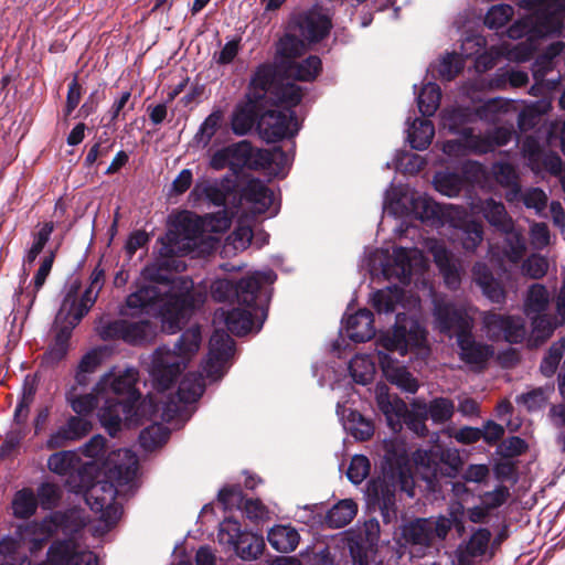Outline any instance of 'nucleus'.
<instances>
[{"label":"nucleus","instance_id":"1","mask_svg":"<svg viewBox=\"0 0 565 565\" xmlns=\"http://www.w3.org/2000/svg\"><path fill=\"white\" fill-rule=\"evenodd\" d=\"M174 260H161L147 266L142 275L150 282L131 292L126 298V307L131 315L145 312L157 313L162 318V329L168 333H175L181 324L205 300V294L194 288L191 278L181 276L171 278L168 268Z\"/></svg>","mask_w":565,"mask_h":565},{"label":"nucleus","instance_id":"2","mask_svg":"<svg viewBox=\"0 0 565 565\" xmlns=\"http://www.w3.org/2000/svg\"><path fill=\"white\" fill-rule=\"evenodd\" d=\"M276 77V70L270 63L257 66L250 77L245 100L235 105L231 116V128L236 136H245L253 129L257 108L263 106L265 98L287 105H298L301 102V90L298 86L284 84Z\"/></svg>","mask_w":565,"mask_h":565},{"label":"nucleus","instance_id":"3","mask_svg":"<svg viewBox=\"0 0 565 565\" xmlns=\"http://www.w3.org/2000/svg\"><path fill=\"white\" fill-rule=\"evenodd\" d=\"M235 343L233 339L223 330H215L211 335L209 343V353L202 363V373L190 372L181 380L177 397L180 404L170 401L163 408L162 418L172 419L182 409L183 405L196 402L205 390V379L216 381L221 379L225 371L228 360L234 354Z\"/></svg>","mask_w":565,"mask_h":565},{"label":"nucleus","instance_id":"4","mask_svg":"<svg viewBox=\"0 0 565 565\" xmlns=\"http://www.w3.org/2000/svg\"><path fill=\"white\" fill-rule=\"evenodd\" d=\"M477 311L472 306L436 301L433 315L435 327L440 333L456 337L460 359L468 364L481 365L493 355V349L475 338Z\"/></svg>","mask_w":565,"mask_h":565},{"label":"nucleus","instance_id":"5","mask_svg":"<svg viewBox=\"0 0 565 565\" xmlns=\"http://www.w3.org/2000/svg\"><path fill=\"white\" fill-rule=\"evenodd\" d=\"M201 342V328L195 324L180 335L173 349L163 345L154 351L150 374L158 388L168 390L171 386L191 358L199 351Z\"/></svg>","mask_w":565,"mask_h":565},{"label":"nucleus","instance_id":"6","mask_svg":"<svg viewBox=\"0 0 565 565\" xmlns=\"http://www.w3.org/2000/svg\"><path fill=\"white\" fill-rule=\"evenodd\" d=\"M90 468H82L78 470L79 480L71 478L70 488L75 492H85V501L90 509L102 514V519L108 524H115L121 513L122 509L117 503V489L115 484L108 480L97 481L93 483L90 476Z\"/></svg>","mask_w":565,"mask_h":565},{"label":"nucleus","instance_id":"7","mask_svg":"<svg viewBox=\"0 0 565 565\" xmlns=\"http://www.w3.org/2000/svg\"><path fill=\"white\" fill-rule=\"evenodd\" d=\"M277 278L274 270L255 271L233 284L228 279H216L211 285V296L215 301L236 300L238 305H250L259 294L263 284H273Z\"/></svg>","mask_w":565,"mask_h":565},{"label":"nucleus","instance_id":"8","mask_svg":"<svg viewBox=\"0 0 565 565\" xmlns=\"http://www.w3.org/2000/svg\"><path fill=\"white\" fill-rule=\"evenodd\" d=\"M274 105L278 109H268L263 113L257 121V130L266 142H276L284 138L294 137L300 129L294 107L282 102L265 98L263 106Z\"/></svg>","mask_w":565,"mask_h":565},{"label":"nucleus","instance_id":"9","mask_svg":"<svg viewBox=\"0 0 565 565\" xmlns=\"http://www.w3.org/2000/svg\"><path fill=\"white\" fill-rule=\"evenodd\" d=\"M413 458L423 478L428 482L441 477L454 478L462 466L459 451L455 448L444 449L437 446L430 449H418Z\"/></svg>","mask_w":565,"mask_h":565},{"label":"nucleus","instance_id":"10","mask_svg":"<svg viewBox=\"0 0 565 565\" xmlns=\"http://www.w3.org/2000/svg\"><path fill=\"white\" fill-rule=\"evenodd\" d=\"M218 543L233 548L244 561L258 558L265 548L263 535L243 531L237 520L226 518L220 523L217 532Z\"/></svg>","mask_w":565,"mask_h":565},{"label":"nucleus","instance_id":"11","mask_svg":"<svg viewBox=\"0 0 565 565\" xmlns=\"http://www.w3.org/2000/svg\"><path fill=\"white\" fill-rule=\"evenodd\" d=\"M427 332L420 323L398 313L392 332L382 334L377 340V345L388 352H398L404 356L409 348H419L426 341Z\"/></svg>","mask_w":565,"mask_h":565},{"label":"nucleus","instance_id":"12","mask_svg":"<svg viewBox=\"0 0 565 565\" xmlns=\"http://www.w3.org/2000/svg\"><path fill=\"white\" fill-rule=\"evenodd\" d=\"M202 234V224L199 217L185 213L178 218L174 230H170L161 238L162 256L170 258L174 255L192 252Z\"/></svg>","mask_w":565,"mask_h":565},{"label":"nucleus","instance_id":"13","mask_svg":"<svg viewBox=\"0 0 565 565\" xmlns=\"http://www.w3.org/2000/svg\"><path fill=\"white\" fill-rule=\"evenodd\" d=\"M104 284L105 270L100 265H97L90 274L89 286L85 289L79 300L77 299L79 284L75 281L68 287L61 303L62 313H65V311L72 312L73 321L79 323L96 302Z\"/></svg>","mask_w":565,"mask_h":565},{"label":"nucleus","instance_id":"14","mask_svg":"<svg viewBox=\"0 0 565 565\" xmlns=\"http://www.w3.org/2000/svg\"><path fill=\"white\" fill-rule=\"evenodd\" d=\"M267 316V309L260 300V295L250 305H238L232 310L220 309L215 312V319L223 320L227 330L236 335H245L254 326L255 320H259L260 329Z\"/></svg>","mask_w":565,"mask_h":565},{"label":"nucleus","instance_id":"15","mask_svg":"<svg viewBox=\"0 0 565 565\" xmlns=\"http://www.w3.org/2000/svg\"><path fill=\"white\" fill-rule=\"evenodd\" d=\"M99 334L104 340L121 339L126 343L141 345L152 340L156 329L148 320L131 322L120 319L102 326Z\"/></svg>","mask_w":565,"mask_h":565},{"label":"nucleus","instance_id":"16","mask_svg":"<svg viewBox=\"0 0 565 565\" xmlns=\"http://www.w3.org/2000/svg\"><path fill=\"white\" fill-rule=\"evenodd\" d=\"M451 525V520L446 516L417 519L405 524L402 533L407 543L429 546L435 539H446Z\"/></svg>","mask_w":565,"mask_h":565},{"label":"nucleus","instance_id":"17","mask_svg":"<svg viewBox=\"0 0 565 565\" xmlns=\"http://www.w3.org/2000/svg\"><path fill=\"white\" fill-rule=\"evenodd\" d=\"M235 188V180L232 175H225L215 180H199L188 195V202L192 207L199 206L206 201L214 206L225 205L227 196Z\"/></svg>","mask_w":565,"mask_h":565},{"label":"nucleus","instance_id":"18","mask_svg":"<svg viewBox=\"0 0 565 565\" xmlns=\"http://www.w3.org/2000/svg\"><path fill=\"white\" fill-rule=\"evenodd\" d=\"M38 565H98L97 556L79 550L74 537L54 541L47 551V561Z\"/></svg>","mask_w":565,"mask_h":565},{"label":"nucleus","instance_id":"19","mask_svg":"<svg viewBox=\"0 0 565 565\" xmlns=\"http://www.w3.org/2000/svg\"><path fill=\"white\" fill-rule=\"evenodd\" d=\"M138 375L139 373L135 367H127L119 373L111 370L104 374L96 384V395L113 393L117 397L140 401L141 393L136 388Z\"/></svg>","mask_w":565,"mask_h":565},{"label":"nucleus","instance_id":"20","mask_svg":"<svg viewBox=\"0 0 565 565\" xmlns=\"http://www.w3.org/2000/svg\"><path fill=\"white\" fill-rule=\"evenodd\" d=\"M139 401L116 397L107 398L99 411V419L110 436H116L120 430L122 422L132 423L138 416Z\"/></svg>","mask_w":565,"mask_h":565},{"label":"nucleus","instance_id":"21","mask_svg":"<svg viewBox=\"0 0 565 565\" xmlns=\"http://www.w3.org/2000/svg\"><path fill=\"white\" fill-rule=\"evenodd\" d=\"M217 498L225 510L242 508L246 518L253 522L266 521L270 518L268 508L259 499H247L244 501V493L239 484L222 488L218 491Z\"/></svg>","mask_w":565,"mask_h":565},{"label":"nucleus","instance_id":"22","mask_svg":"<svg viewBox=\"0 0 565 565\" xmlns=\"http://www.w3.org/2000/svg\"><path fill=\"white\" fill-rule=\"evenodd\" d=\"M393 204H402L405 210L402 213L411 214L422 222H427L431 225L441 223V216L444 215L441 205L437 204L426 194L405 192L396 202H390L391 206Z\"/></svg>","mask_w":565,"mask_h":565},{"label":"nucleus","instance_id":"23","mask_svg":"<svg viewBox=\"0 0 565 565\" xmlns=\"http://www.w3.org/2000/svg\"><path fill=\"white\" fill-rule=\"evenodd\" d=\"M525 7L535 10L543 35H559L564 29L565 0H523Z\"/></svg>","mask_w":565,"mask_h":565},{"label":"nucleus","instance_id":"24","mask_svg":"<svg viewBox=\"0 0 565 565\" xmlns=\"http://www.w3.org/2000/svg\"><path fill=\"white\" fill-rule=\"evenodd\" d=\"M422 259V252L415 247H394L392 255L383 264V275L387 279H397L408 284L413 274V266Z\"/></svg>","mask_w":565,"mask_h":565},{"label":"nucleus","instance_id":"25","mask_svg":"<svg viewBox=\"0 0 565 565\" xmlns=\"http://www.w3.org/2000/svg\"><path fill=\"white\" fill-rule=\"evenodd\" d=\"M276 70V78L277 81L287 84H294L290 79L301 81V82H312L320 74L322 70V63L320 57L317 55H310L301 62L295 61H281L279 64L274 65ZM297 86V84H296ZM299 88H301L298 85ZM301 97L303 96L302 89Z\"/></svg>","mask_w":565,"mask_h":565},{"label":"nucleus","instance_id":"26","mask_svg":"<svg viewBox=\"0 0 565 565\" xmlns=\"http://www.w3.org/2000/svg\"><path fill=\"white\" fill-rule=\"evenodd\" d=\"M295 30L309 42H318L324 39L332 28L330 17L321 9L312 8L294 17Z\"/></svg>","mask_w":565,"mask_h":565},{"label":"nucleus","instance_id":"27","mask_svg":"<svg viewBox=\"0 0 565 565\" xmlns=\"http://www.w3.org/2000/svg\"><path fill=\"white\" fill-rule=\"evenodd\" d=\"M56 320L63 321L65 324L56 332L53 343L43 354L42 363L47 366L57 364L66 356L72 331L78 324L73 321L72 312L62 313V307L57 312Z\"/></svg>","mask_w":565,"mask_h":565},{"label":"nucleus","instance_id":"28","mask_svg":"<svg viewBox=\"0 0 565 565\" xmlns=\"http://www.w3.org/2000/svg\"><path fill=\"white\" fill-rule=\"evenodd\" d=\"M90 429L89 420L81 416H70L64 425L49 436L45 447L50 450L62 448L68 443L84 438Z\"/></svg>","mask_w":565,"mask_h":565},{"label":"nucleus","instance_id":"29","mask_svg":"<svg viewBox=\"0 0 565 565\" xmlns=\"http://www.w3.org/2000/svg\"><path fill=\"white\" fill-rule=\"evenodd\" d=\"M377 359L382 372L390 383L395 384L407 393L414 394L417 392L419 387L417 380L405 366L401 365L397 360L392 359V356L383 350H377Z\"/></svg>","mask_w":565,"mask_h":565},{"label":"nucleus","instance_id":"30","mask_svg":"<svg viewBox=\"0 0 565 565\" xmlns=\"http://www.w3.org/2000/svg\"><path fill=\"white\" fill-rule=\"evenodd\" d=\"M473 281L481 288L482 294L494 303L505 302L507 292L502 284L494 278L487 264L478 262L472 267Z\"/></svg>","mask_w":565,"mask_h":565},{"label":"nucleus","instance_id":"31","mask_svg":"<svg viewBox=\"0 0 565 565\" xmlns=\"http://www.w3.org/2000/svg\"><path fill=\"white\" fill-rule=\"evenodd\" d=\"M345 333L354 342H365L375 334L373 313L369 309H360L345 320Z\"/></svg>","mask_w":565,"mask_h":565},{"label":"nucleus","instance_id":"32","mask_svg":"<svg viewBox=\"0 0 565 565\" xmlns=\"http://www.w3.org/2000/svg\"><path fill=\"white\" fill-rule=\"evenodd\" d=\"M47 468L55 475L67 477V484L70 486L71 478L79 480L78 470L82 468H90V465H81L79 458L72 450H62L52 454L47 459Z\"/></svg>","mask_w":565,"mask_h":565},{"label":"nucleus","instance_id":"33","mask_svg":"<svg viewBox=\"0 0 565 565\" xmlns=\"http://www.w3.org/2000/svg\"><path fill=\"white\" fill-rule=\"evenodd\" d=\"M242 198L252 205L253 213L257 214L267 212L274 202L273 191L258 179L246 183L242 189Z\"/></svg>","mask_w":565,"mask_h":565},{"label":"nucleus","instance_id":"34","mask_svg":"<svg viewBox=\"0 0 565 565\" xmlns=\"http://www.w3.org/2000/svg\"><path fill=\"white\" fill-rule=\"evenodd\" d=\"M477 209L486 221L498 232L509 231L512 228V225H514L513 218L509 215L504 204L500 201H495L492 198L481 200Z\"/></svg>","mask_w":565,"mask_h":565},{"label":"nucleus","instance_id":"35","mask_svg":"<svg viewBox=\"0 0 565 565\" xmlns=\"http://www.w3.org/2000/svg\"><path fill=\"white\" fill-rule=\"evenodd\" d=\"M433 255L440 274L444 277L446 286L456 290L460 287V266L454 255L443 246H435Z\"/></svg>","mask_w":565,"mask_h":565},{"label":"nucleus","instance_id":"36","mask_svg":"<svg viewBox=\"0 0 565 565\" xmlns=\"http://www.w3.org/2000/svg\"><path fill=\"white\" fill-rule=\"evenodd\" d=\"M490 539L491 532L488 529H478L465 546L458 548L459 565H472L477 557L487 552Z\"/></svg>","mask_w":565,"mask_h":565},{"label":"nucleus","instance_id":"37","mask_svg":"<svg viewBox=\"0 0 565 565\" xmlns=\"http://www.w3.org/2000/svg\"><path fill=\"white\" fill-rule=\"evenodd\" d=\"M500 233L504 236L500 249L502 258L513 265L519 264L526 253V241L523 232L516 228L514 224L511 230Z\"/></svg>","mask_w":565,"mask_h":565},{"label":"nucleus","instance_id":"38","mask_svg":"<svg viewBox=\"0 0 565 565\" xmlns=\"http://www.w3.org/2000/svg\"><path fill=\"white\" fill-rule=\"evenodd\" d=\"M440 120L444 128L461 136L463 130L470 129L469 124L476 122V114L471 107L457 106L444 109Z\"/></svg>","mask_w":565,"mask_h":565},{"label":"nucleus","instance_id":"39","mask_svg":"<svg viewBox=\"0 0 565 565\" xmlns=\"http://www.w3.org/2000/svg\"><path fill=\"white\" fill-rule=\"evenodd\" d=\"M551 303V295L542 284H532L524 296L523 312L526 317L546 313Z\"/></svg>","mask_w":565,"mask_h":565},{"label":"nucleus","instance_id":"40","mask_svg":"<svg viewBox=\"0 0 565 565\" xmlns=\"http://www.w3.org/2000/svg\"><path fill=\"white\" fill-rule=\"evenodd\" d=\"M267 540L277 552L290 553L297 548L300 535L297 530L290 525H275L269 530Z\"/></svg>","mask_w":565,"mask_h":565},{"label":"nucleus","instance_id":"41","mask_svg":"<svg viewBox=\"0 0 565 565\" xmlns=\"http://www.w3.org/2000/svg\"><path fill=\"white\" fill-rule=\"evenodd\" d=\"M531 322V342L533 345L539 347L546 342L554 333V331L564 326L558 323V319L547 313L533 315L527 317Z\"/></svg>","mask_w":565,"mask_h":565},{"label":"nucleus","instance_id":"42","mask_svg":"<svg viewBox=\"0 0 565 565\" xmlns=\"http://www.w3.org/2000/svg\"><path fill=\"white\" fill-rule=\"evenodd\" d=\"M10 505L14 519L29 520L36 513L39 502L31 488H22L14 492Z\"/></svg>","mask_w":565,"mask_h":565},{"label":"nucleus","instance_id":"43","mask_svg":"<svg viewBox=\"0 0 565 565\" xmlns=\"http://www.w3.org/2000/svg\"><path fill=\"white\" fill-rule=\"evenodd\" d=\"M553 393V385L532 387L518 395L515 397V403L523 406L529 413H536L546 407Z\"/></svg>","mask_w":565,"mask_h":565},{"label":"nucleus","instance_id":"44","mask_svg":"<svg viewBox=\"0 0 565 565\" xmlns=\"http://www.w3.org/2000/svg\"><path fill=\"white\" fill-rule=\"evenodd\" d=\"M356 513V503L351 499H344L328 511L324 522L331 529H340L349 524Z\"/></svg>","mask_w":565,"mask_h":565},{"label":"nucleus","instance_id":"45","mask_svg":"<svg viewBox=\"0 0 565 565\" xmlns=\"http://www.w3.org/2000/svg\"><path fill=\"white\" fill-rule=\"evenodd\" d=\"M435 128L428 119H415L407 129V140L411 147L416 150H425L431 143Z\"/></svg>","mask_w":565,"mask_h":565},{"label":"nucleus","instance_id":"46","mask_svg":"<svg viewBox=\"0 0 565 565\" xmlns=\"http://www.w3.org/2000/svg\"><path fill=\"white\" fill-rule=\"evenodd\" d=\"M227 147L230 153L231 171L234 175H237L245 167L252 168L258 163L257 160L252 161L254 149L248 141H238Z\"/></svg>","mask_w":565,"mask_h":565},{"label":"nucleus","instance_id":"47","mask_svg":"<svg viewBox=\"0 0 565 565\" xmlns=\"http://www.w3.org/2000/svg\"><path fill=\"white\" fill-rule=\"evenodd\" d=\"M402 297L403 289L397 285H392L374 291L371 297V303L379 313H391L395 310Z\"/></svg>","mask_w":565,"mask_h":565},{"label":"nucleus","instance_id":"48","mask_svg":"<svg viewBox=\"0 0 565 565\" xmlns=\"http://www.w3.org/2000/svg\"><path fill=\"white\" fill-rule=\"evenodd\" d=\"M426 411V415L435 424L443 425L449 422L455 413V404L446 397H435L429 403L420 402Z\"/></svg>","mask_w":565,"mask_h":565},{"label":"nucleus","instance_id":"49","mask_svg":"<svg viewBox=\"0 0 565 565\" xmlns=\"http://www.w3.org/2000/svg\"><path fill=\"white\" fill-rule=\"evenodd\" d=\"M377 404L385 415L391 429L393 431H399L402 429V416L407 408L406 404L398 398L391 401L388 396L382 394L377 397Z\"/></svg>","mask_w":565,"mask_h":565},{"label":"nucleus","instance_id":"50","mask_svg":"<svg viewBox=\"0 0 565 565\" xmlns=\"http://www.w3.org/2000/svg\"><path fill=\"white\" fill-rule=\"evenodd\" d=\"M440 99V87L431 82L425 84L417 96V105L420 114L425 117L433 116L439 108Z\"/></svg>","mask_w":565,"mask_h":565},{"label":"nucleus","instance_id":"51","mask_svg":"<svg viewBox=\"0 0 565 565\" xmlns=\"http://www.w3.org/2000/svg\"><path fill=\"white\" fill-rule=\"evenodd\" d=\"M349 371L356 383L365 385L373 380L375 363L369 355L356 354L349 363Z\"/></svg>","mask_w":565,"mask_h":565},{"label":"nucleus","instance_id":"52","mask_svg":"<svg viewBox=\"0 0 565 565\" xmlns=\"http://www.w3.org/2000/svg\"><path fill=\"white\" fill-rule=\"evenodd\" d=\"M253 230L249 225L238 223L236 228L226 237L223 252L225 254L245 250L252 243Z\"/></svg>","mask_w":565,"mask_h":565},{"label":"nucleus","instance_id":"53","mask_svg":"<svg viewBox=\"0 0 565 565\" xmlns=\"http://www.w3.org/2000/svg\"><path fill=\"white\" fill-rule=\"evenodd\" d=\"M427 419L428 417L424 406H422L420 402H415L411 411L406 408L402 416V424L404 423L408 429L414 431L417 436L425 437L429 433L426 425Z\"/></svg>","mask_w":565,"mask_h":565},{"label":"nucleus","instance_id":"54","mask_svg":"<svg viewBox=\"0 0 565 565\" xmlns=\"http://www.w3.org/2000/svg\"><path fill=\"white\" fill-rule=\"evenodd\" d=\"M26 524H18L13 533L0 537V556L4 559H13L23 546V534L28 530Z\"/></svg>","mask_w":565,"mask_h":565},{"label":"nucleus","instance_id":"55","mask_svg":"<svg viewBox=\"0 0 565 565\" xmlns=\"http://www.w3.org/2000/svg\"><path fill=\"white\" fill-rule=\"evenodd\" d=\"M434 184L441 194L454 198L459 195L463 188V178L456 172H438L434 177Z\"/></svg>","mask_w":565,"mask_h":565},{"label":"nucleus","instance_id":"56","mask_svg":"<svg viewBox=\"0 0 565 565\" xmlns=\"http://www.w3.org/2000/svg\"><path fill=\"white\" fill-rule=\"evenodd\" d=\"M39 230L32 234V245L28 249L24 262L32 264L39 254L43 250L46 243L50 241L51 235L54 231V223L53 222H44L42 224H39Z\"/></svg>","mask_w":565,"mask_h":565},{"label":"nucleus","instance_id":"57","mask_svg":"<svg viewBox=\"0 0 565 565\" xmlns=\"http://www.w3.org/2000/svg\"><path fill=\"white\" fill-rule=\"evenodd\" d=\"M169 438V430L158 424L150 425L141 430L139 444L146 451H152L163 445Z\"/></svg>","mask_w":565,"mask_h":565},{"label":"nucleus","instance_id":"58","mask_svg":"<svg viewBox=\"0 0 565 565\" xmlns=\"http://www.w3.org/2000/svg\"><path fill=\"white\" fill-rule=\"evenodd\" d=\"M65 397L72 409L81 417L92 413L98 404L95 394H77L75 386L66 392Z\"/></svg>","mask_w":565,"mask_h":565},{"label":"nucleus","instance_id":"59","mask_svg":"<svg viewBox=\"0 0 565 565\" xmlns=\"http://www.w3.org/2000/svg\"><path fill=\"white\" fill-rule=\"evenodd\" d=\"M505 320L507 315L497 313L494 311L481 312L482 330L489 340L499 341L502 339Z\"/></svg>","mask_w":565,"mask_h":565},{"label":"nucleus","instance_id":"60","mask_svg":"<svg viewBox=\"0 0 565 565\" xmlns=\"http://www.w3.org/2000/svg\"><path fill=\"white\" fill-rule=\"evenodd\" d=\"M102 363L100 352L90 350L84 354L78 363L75 382L79 386H86L89 382L88 375L94 373Z\"/></svg>","mask_w":565,"mask_h":565},{"label":"nucleus","instance_id":"61","mask_svg":"<svg viewBox=\"0 0 565 565\" xmlns=\"http://www.w3.org/2000/svg\"><path fill=\"white\" fill-rule=\"evenodd\" d=\"M547 419L555 430L557 446L565 450V401L550 406Z\"/></svg>","mask_w":565,"mask_h":565},{"label":"nucleus","instance_id":"62","mask_svg":"<svg viewBox=\"0 0 565 565\" xmlns=\"http://www.w3.org/2000/svg\"><path fill=\"white\" fill-rule=\"evenodd\" d=\"M527 335L526 322L520 316L507 315L502 339L511 344L522 343Z\"/></svg>","mask_w":565,"mask_h":565},{"label":"nucleus","instance_id":"63","mask_svg":"<svg viewBox=\"0 0 565 565\" xmlns=\"http://www.w3.org/2000/svg\"><path fill=\"white\" fill-rule=\"evenodd\" d=\"M548 260L541 254L533 253L521 264V274L531 279H541L548 271Z\"/></svg>","mask_w":565,"mask_h":565},{"label":"nucleus","instance_id":"64","mask_svg":"<svg viewBox=\"0 0 565 565\" xmlns=\"http://www.w3.org/2000/svg\"><path fill=\"white\" fill-rule=\"evenodd\" d=\"M564 351H565V339L564 338L554 342L550 347L548 351L546 352V354L544 355V358L542 359L541 364H540V371L544 376L550 377L555 373V371L559 364V361L564 354Z\"/></svg>","mask_w":565,"mask_h":565}]
</instances>
